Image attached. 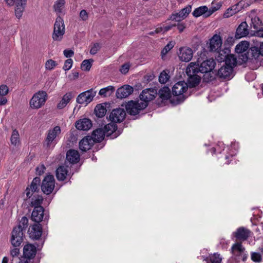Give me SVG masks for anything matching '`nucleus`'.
Instances as JSON below:
<instances>
[{
	"label": "nucleus",
	"instance_id": "1",
	"mask_svg": "<svg viewBox=\"0 0 263 263\" xmlns=\"http://www.w3.org/2000/svg\"><path fill=\"white\" fill-rule=\"evenodd\" d=\"M188 86L184 81H180L176 83L172 87V94L173 97L171 99L172 103L178 104L185 99L183 93L187 89Z\"/></svg>",
	"mask_w": 263,
	"mask_h": 263
},
{
	"label": "nucleus",
	"instance_id": "2",
	"mask_svg": "<svg viewBox=\"0 0 263 263\" xmlns=\"http://www.w3.org/2000/svg\"><path fill=\"white\" fill-rule=\"evenodd\" d=\"M186 73L188 76L187 86L190 88L195 87L197 86L201 81V76L198 74L200 73L197 70V67L195 64L191 62L189 64L186 69Z\"/></svg>",
	"mask_w": 263,
	"mask_h": 263
},
{
	"label": "nucleus",
	"instance_id": "3",
	"mask_svg": "<svg viewBox=\"0 0 263 263\" xmlns=\"http://www.w3.org/2000/svg\"><path fill=\"white\" fill-rule=\"evenodd\" d=\"M61 128L59 126H56L53 129H49L43 144L44 147L46 148L53 147L56 143V138L61 134Z\"/></svg>",
	"mask_w": 263,
	"mask_h": 263
},
{
	"label": "nucleus",
	"instance_id": "4",
	"mask_svg": "<svg viewBox=\"0 0 263 263\" xmlns=\"http://www.w3.org/2000/svg\"><path fill=\"white\" fill-rule=\"evenodd\" d=\"M47 99V93L44 91H39L32 97L30 101V106L32 108H40L44 105Z\"/></svg>",
	"mask_w": 263,
	"mask_h": 263
},
{
	"label": "nucleus",
	"instance_id": "5",
	"mask_svg": "<svg viewBox=\"0 0 263 263\" xmlns=\"http://www.w3.org/2000/svg\"><path fill=\"white\" fill-rule=\"evenodd\" d=\"M65 33V25L63 18L58 16L54 23L52 39L54 41H60Z\"/></svg>",
	"mask_w": 263,
	"mask_h": 263
},
{
	"label": "nucleus",
	"instance_id": "6",
	"mask_svg": "<svg viewBox=\"0 0 263 263\" xmlns=\"http://www.w3.org/2000/svg\"><path fill=\"white\" fill-rule=\"evenodd\" d=\"M5 2L10 7L15 5V15L17 18L20 20L25 10L27 5V0H5Z\"/></svg>",
	"mask_w": 263,
	"mask_h": 263
},
{
	"label": "nucleus",
	"instance_id": "7",
	"mask_svg": "<svg viewBox=\"0 0 263 263\" xmlns=\"http://www.w3.org/2000/svg\"><path fill=\"white\" fill-rule=\"evenodd\" d=\"M55 187V179L52 175H47L42 181L41 187L42 192L46 195L52 193Z\"/></svg>",
	"mask_w": 263,
	"mask_h": 263
},
{
	"label": "nucleus",
	"instance_id": "8",
	"mask_svg": "<svg viewBox=\"0 0 263 263\" xmlns=\"http://www.w3.org/2000/svg\"><path fill=\"white\" fill-rule=\"evenodd\" d=\"M146 107V103H141L139 101H135L132 100L128 101L125 105L127 112L130 115L133 116L138 114L140 110L144 109Z\"/></svg>",
	"mask_w": 263,
	"mask_h": 263
},
{
	"label": "nucleus",
	"instance_id": "9",
	"mask_svg": "<svg viewBox=\"0 0 263 263\" xmlns=\"http://www.w3.org/2000/svg\"><path fill=\"white\" fill-rule=\"evenodd\" d=\"M194 63L197 67L198 71L200 73H203V72L212 71L216 65L215 61L213 59L206 60L202 63H200L199 61Z\"/></svg>",
	"mask_w": 263,
	"mask_h": 263
},
{
	"label": "nucleus",
	"instance_id": "10",
	"mask_svg": "<svg viewBox=\"0 0 263 263\" xmlns=\"http://www.w3.org/2000/svg\"><path fill=\"white\" fill-rule=\"evenodd\" d=\"M36 252V247L33 245L28 243L25 245L22 256L23 261H28V262L33 263V261H31V260H34Z\"/></svg>",
	"mask_w": 263,
	"mask_h": 263
},
{
	"label": "nucleus",
	"instance_id": "11",
	"mask_svg": "<svg viewBox=\"0 0 263 263\" xmlns=\"http://www.w3.org/2000/svg\"><path fill=\"white\" fill-rule=\"evenodd\" d=\"M23 232L22 229V226L18 224L15 227L12 232L11 243L14 247H18L23 242Z\"/></svg>",
	"mask_w": 263,
	"mask_h": 263
},
{
	"label": "nucleus",
	"instance_id": "12",
	"mask_svg": "<svg viewBox=\"0 0 263 263\" xmlns=\"http://www.w3.org/2000/svg\"><path fill=\"white\" fill-rule=\"evenodd\" d=\"M157 95V91L156 89L153 88L145 89L140 95V102L146 103L147 107L148 102L154 99Z\"/></svg>",
	"mask_w": 263,
	"mask_h": 263
},
{
	"label": "nucleus",
	"instance_id": "13",
	"mask_svg": "<svg viewBox=\"0 0 263 263\" xmlns=\"http://www.w3.org/2000/svg\"><path fill=\"white\" fill-rule=\"evenodd\" d=\"M126 112L123 108H117L110 112L109 120L114 123H121L126 117Z\"/></svg>",
	"mask_w": 263,
	"mask_h": 263
},
{
	"label": "nucleus",
	"instance_id": "14",
	"mask_svg": "<svg viewBox=\"0 0 263 263\" xmlns=\"http://www.w3.org/2000/svg\"><path fill=\"white\" fill-rule=\"evenodd\" d=\"M96 95V91L90 89L82 92L77 97V102L79 104H88L91 102Z\"/></svg>",
	"mask_w": 263,
	"mask_h": 263
},
{
	"label": "nucleus",
	"instance_id": "15",
	"mask_svg": "<svg viewBox=\"0 0 263 263\" xmlns=\"http://www.w3.org/2000/svg\"><path fill=\"white\" fill-rule=\"evenodd\" d=\"M80 160V155L78 151L75 149L68 150L66 155V160L65 163L66 164L72 165L78 163Z\"/></svg>",
	"mask_w": 263,
	"mask_h": 263
},
{
	"label": "nucleus",
	"instance_id": "16",
	"mask_svg": "<svg viewBox=\"0 0 263 263\" xmlns=\"http://www.w3.org/2000/svg\"><path fill=\"white\" fill-rule=\"evenodd\" d=\"M217 76L222 80H230L233 77V69L231 66L223 65L218 69Z\"/></svg>",
	"mask_w": 263,
	"mask_h": 263
},
{
	"label": "nucleus",
	"instance_id": "17",
	"mask_svg": "<svg viewBox=\"0 0 263 263\" xmlns=\"http://www.w3.org/2000/svg\"><path fill=\"white\" fill-rule=\"evenodd\" d=\"M41 184V179L40 177H35L30 186L27 187L26 190V196L28 198H30L34 192H37L39 191V186Z\"/></svg>",
	"mask_w": 263,
	"mask_h": 263
},
{
	"label": "nucleus",
	"instance_id": "18",
	"mask_svg": "<svg viewBox=\"0 0 263 263\" xmlns=\"http://www.w3.org/2000/svg\"><path fill=\"white\" fill-rule=\"evenodd\" d=\"M222 39L220 35L215 34L210 40L209 49L211 51H217L221 49Z\"/></svg>",
	"mask_w": 263,
	"mask_h": 263
},
{
	"label": "nucleus",
	"instance_id": "19",
	"mask_svg": "<svg viewBox=\"0 0 263 263\" xmlns=\"http://www.w3.org/2000/svg\"><path fill=\"white\" fill-rule=\"evenodd\" d=\"M28 232L31 238L39 239L42 234V228L41 224L36 223L33 224L29 229Z\"/></svg>",
	"mask_w": 263,
	"mask_h": 263
},
{
	"label": "nucleus",
	"instance_id": "20",
	"mask_svg": "<svg viewBox=\"0 0 263 263\" xmlns=\"http://www.w3.org/2000/svg\"><path fill=\"white\" fill-rule=\"evenodd\" d=\"M70 167L68 164H66L65 163L64 164L59 166L56 170L57 179L59 181H64L68 174V168Z\"/></svg>",
	"mask_w": 263,
	"mask_h": 263
},
{
	"label": "nucleus",
	"instance_id": "21",
	"mask_svg": "<svg viewBox=\"0 0 263 263\" xmlns=\"http://www.w3.org/2000/svg\"><path fill=\"white\" fill-rule=\"evenodd\" d=\"M193 52L191 48L183 47L180 49L179 58L181 61L189 62L193 58Z\"/></svg>",
	"mask_w": 263,
	"mask_h": 263
},
{
	"label": "nucleus",
	"instance_id": "22",
	"mask_svg": "<svg viewBox=\"0 0 263 263\" xmlns=\"http://www.w3.org/2000/svg\"><path fill=\"white\" fill-rule=\"evenodd\" d=\"M133 92V88L128 85H125L117 89L116 96L117 98L123 99L129 96Z\"/></svg>",
	"mask_w": 263,
	"mask_h": 263
},
{
	"label": "nucleus",
	"instance_id": "23",
	"mask_svg": "<svg viewBox=\"0 0 263 263\" xmlns=\"http://www.w3.org/2000/svg\"><path fill=\"white\" fill-rule=\"evenodd\" d=\"M251 231L244 227H240L234 233V236L237 239L240 241L246 240L250 236Z\"/></svg>",
	"mask_w": 263,
	"mask_h": 263
},
{
	"label": "nucleus",
	"instance_id": "24",
	"mask_svg": "<svg viewBox=\"0 0 263 263\" xmlns=\"http://www.w3.org/2000/svg\"><path fill=\"white\" fill-rule=\"evenodd\" d=\"M94 140L90 136H86L79 142V148L83 152L90 149L94 144Z\"/></svg>",
	"mask_w": 263,
	"mask_h": 263
},
{
	"label": "nucleus",
	"instance_id": "25",
	"mask_svg": "<svg viewBox=\"0 0 263 263\" xmlns=\"http://www.w3.org/2000/svg\"><path fill=\"white\" fill-rule=\"evenodd\" d=\"M44 209L43 207H36L34 209L32 214L31 219L38 223L42 221L44 216Z\"/></svg>",
	"mask_w": 263,
	"mask_h": 263
},
{
	"label": "nucleus",
	"instance_id": "26",
	"mask_svg": "<svg viewBox=\"0 0 263 263\" xmlns=\"http://www.w3.org/2000/svg\"><path fill=\"white\" fill-rule=\"evenodd\" d=\"M248 27V24L246 22H242L236 29L235 37L236 39H240L248 35L249 34Z\"/></svg>",
	"mask_w": 263,
	"mask_h": 263
},
{
	"label": "nucleus",
	"instance_id": "27",
	"mask_svg": "<svg viewBox=\"0 0 263 263\" xmlns=\"http://www.w3.org/2000/svg\"><path fill=\"white\" fill-rule=\"evenodd\" d=\"M92 126V123L90 120L84 118L80 119L76 123V127L79 130H87Z\"/></svg>",
	"mask_w": 263,
	"mask_h": 263
},
{
	"label": "nucleus",
	"instance_id": "28",
	"mask_svg": "<svg viewBox=\"0 0 263 263\" xmlns=\"http://www.w3.org/2000/svg\"><path fill=\"white\" fill-rule=\"evenodd\" d=\"M105 135V134L103 129L98 128L92 132L90 137L94 140V142H99L103 140Z\"/></svg>",
	"mask_w": 263,
	"mask_h": 263
},
{
	"label": "nucleus",
	"instance_id": "29",
	"mask_svg": "<svg viewBox=\"0 0 263 263\" xmlns=\"http://www.w3.org/2000/svg\"><path fill=\"white\" fill-rule=\"evenodd\" d=\"M72 97V94L71 92L64 95L62 100L57 105L58 108L62 109L65 107Z\"/></svg>",
	"mask_w": 263,
	"mask_h": 263
},
{
	"label": "nucleus",
	"instance_id": "30",
	"mask_svg": "<svg viewBox=\"0 0 263 263\" xmlns=\"http://www.w3.org/2000/svg\"><path fill=\"white\" fill-rule=\"evenodd\" d=\"M158 95L162 100H167L171 98L170 89L168 87H164L160 89L158 92Z\"/></svg>",
	"mask_w": 263,
	"mask_h": 263
},
{
	"label": "nucleus",
	"instance_id": "31",
	"mask_svg": "<svg viewBox=\"0 0 263 263\" xmlns=\"http://www.w3.org/2000/svg\"><path fill=\"white\" fill-rule=\"evenodd\" d=\"M208 12V8L206 6H202L196 8L192 13L193 15L198 17L202 15L206 17V14Z\"/></svg>",
	"mask_w": 263,
	"mask_h": 263
},
{
	"label": "nucleus",
	"instance_id": "32",
	"mask_svg": "<svg viewBox=\"0 0 263 263\" xmlns=\"http://www.w3.org/2000/svg\"><path fill=\"white\" fill-rule=\"evenodd\" d=\"M203 257L204 260L206 261V263H220L221 261V258L218 253H214L213 254L210 255L209 257Z\"/></svg>",
	"mask_w": 263,
	"mask_h": 263
},
{
	"label": "nucleus",
	"instance_id": "33",
	"mask_svg": "<svg viewBox=\"0 0 263 263\" xmlns=\"http://www.w3.org/2000/svg\"><path fill=\"white\" fill-rule=\"evenodd\" d=\"M116 123L112 122L105 125L103 129L106 135L109 136L116 131L117 128Z\"/></svg>",
	"mask_w": 263,
	"mask_h": 263
},
{
	"label": "nucleus",
	"instance_id": "34",
	"mask_svg": "<svg viewBox=\"0 0 263 263\" xmlns=\"http://www.w3.org/2000/svg\"><path fill=\"white\" fill-rule=\"evenodd\" d=\"M115 90V87L109 86L105 88H102L99 92V95L104 97L110 96L114 92Z\"/></svg>",
	"mask_w": 263,
	"mask_h": 263
},
{
	"label": "nucleus",
	"instance_id": "35",
	"mask_svg": "<svg viewBox=\"0 0 263 263\" xmlns=\"http://www.w3.org/2000/svg\"><path fill=\"white\" fill-rule=\"evenodd\" d=\"M224 61V65L231 66L233 69L237 65V58L233 54H229Z\"/></svg>",
	"mask_w": 263,
	"mask_h": 263
},
{
	"label": "nucleus",
	"instance_id": "36",
	"mask_svg": "<svg viewBox=\"0 0 263 263\" xmlns=\"http://www.w3.org/2000/svg\"><path fill=\"white\" fill-rule=\"evenodd\" d=\"M10 141L11 144L15 146H18L20 143V135L16 129L12 131L10 138Z\"/></svg>",
	"mask_w": 263,
	"mask_h": 263
},
{
	"label": "nucleus",
	"instance_id": "37",
	"mask_svg": "<svg viewBox=\"0 0 263 263\" xmlns=\"http://www.w3.org/2000/svg\"><path fill=\"white\" fill-rule=\"evenodd\" d=\"M65 4V0H57L55 2L53 8L57 13H61L64 7Z\"/></svg>",
	"mask_w": 263,
	"mask_h": 263
},
{
	"label": "nucleus",
	"instance_id": "38",
	"mask_svg": "<svg viewBox=\"0 0 263 263\" xmlns=\"http://www.w3.org/2000/svg\"><path fill=\"white\" fill-rule=\"evenodd\" d=\"M106 108L102 104H98L95 108L96 115L99 118L104 117L106 114Z\"/></svg>",
	"mask_w": 263,
	"mask_h": 263
},
{
	"label": "nucleus",
	"instance_id": "39",
	"mask_svg": "<svg viewBox=\"0 0 263 263\" xmlns=\"http://www.w3.org/2000/svg\"><path fill=\"white\" fill-rule=\"evenodd\" d=\"M43 201L42 196L37 195V196H34L32 198V200L30 203V206L34 207V209H36V207H43L41 206Z\"/></svg>",
	"mask_w": 263,
	"mask_h": 263
},
{
	"label": "nucleus",
	"instance_id": "40",
	"mask_svg": "<svg viewBox=\"0 0 263 263\" xmlns=\"http://www.w3.org/2000/svg\"><path fill=\"white\" fill-rule=\"evenodd\" d=\"M249 48V43L247 42H241L235 47V51L238 53H242Z\"/></svg>",
	"mask_w": 263,
	"mask_h": 263
},
{
	"label": "nucleus",
	"instance_id": "41",
	"mask_svg": "<svg viewBox=\"0 0 263 263\" xmlns=\"http://www.w3.org/2000/svg\"><path fill=\"white\" fill-rule=\"evenodd\" d=\"M218 54L217 56V61L219 62L224 61L227 56L229 55L230 50L229 48H225L223 50L220 49L216 51Z\"/></svg>",
	"mask_w": 263,
	"mask_h": 263
},
{
	"label": "nucleus",
	"instance_id": "42",
	"mask_svg": "<svg viewBox=\"0 0 263 263\" xmlns=\"http://www.w3.org/2000/svg\"><path fill=\"white\" fill-rule=\"evenodd\" d=\"M192 7L191 5H188L185 8L182 9L179 12H177L178 16H181L182 19L185 18L191 11Z\"/></svg>",
	"mask_w": 263,
	"mask_h": 263
},
{
	"label": "nucleus",
	"instance_id": "43",
	"mask_svg": "<svg viewBox=\"0 0 263 263\" xmlns=\"http://www.w3.org/2000/svg\"><path fill=\"white\" fill-rule=\"evenodd\" d=\"M245 248L242 247L241 242H236L234 243L231 248V253L235 254V252L237 251L239 253L243 252Z\"/></svg>",
	"mask_w": 263,
	"mask_h": 263
},
{
	"label": "nucleus",
	"instance_id": "44",
	"mask_svg": "<svg viewBox=\"0 0 263 263\" xmlns=\"http://www.w3.org/2000/svg\"><path fill=\"white\" fill-rule=\"evenodd\" d=\"M92 59L85 60L81 64V68L84 71H89L91 67Z\"/></svg>",
	"mask_w": 263,
	"mask_h": 263
},
{
	"label": "nucleus",
	"instance_id": "45",
	"mask_svg": "<svg viewBox=\"0 0 263 263\" xmlns=\"http://www.w3.org/2000/svg\"><path fill=\"white\" fill-rule=\"evenodd\" d=\"M203 73H204L203 79L205 82H209L212 81L215 78V74L212 71L210 72H203Z\"/></svg>",
	"mask_w": 263,
	"mask_h": 263
},
{
	"label": "nucleus",
	"instance_id": "46",
	"mask_svg": "<svg viewBox=\"0 0 263 263\" xmlns=\"http://www.w3.org/2000/svg\"><path fill=\"white\" fill-rule=\"evenodd\" d=\"M174 46V43L172 41L170 42L167 44L164 47L161 51V55L163 58L164 55H165L168 52L173 48Z\"/></svg>",
	"mask_w": 263,
	"mask_h": 263
},
{
	"label": "nucleus",
	"instance_id": "47",
	"mask_svg": "<svg viewBox=\"0 0 263 263\" xmlns=\"http://www.w3.org/2000/svg\"><path fill=\"white\" fill-rule=\"evenodd\" d=\"M250 53H251L252 57L255 59H257L261 53L259 49V48L256 46L252 47L250 49Z\"/></svg>",
	"mask_w": 263,
	"mask_h": 263
},
{
	"label": "nucleus",
	"instance_id": "48",
	"mask_svg": "<svg viewBox=\"0 0 263 263\" xmlns=\"http://www.w3.org/2000/svg\"><path fill=\"white\" fill-rule=\"evenodd\" d=\"M170 78V76L164 71L161 72L159 77V81L161 84L166 83Z\"/></svg>",
	"mask_w": 263,
	"mask_h": 263
},
{
	"label": "nucleus",
	"instance_id": "49",
	"mask_svg": "<svg viewBox=\"0 0 263 263\" xmlns=\"http://www.w3.org/2000/svg\"><path fill=\"white\" fill-rule=\"evenodd\" d=\"M57 65V63L55 61L52 59L48 60L46 61L45 63V68L47 70H52Z\"/></svg>",
	"mask_w": 263,
	"mask_h": 263
},
{
	"label": "nucleus",
	"instance_id": "50",
	"mask_svg": "<svg viewBox=\"0 0 263 263\" xmlns=\"http://www.w3.org/2000/svg\"><path fill=\"white\" fill-rule=\"evenodd\" d=\"M101 45L98 43H94L90 50V53L92 55L96 54L100 50Z\"/></svg>",
	"mask_w": 263,
	"mask_h": 263
},
{
	"label": "nucleus",
	"instance_id": "51",
	"mask_svg": "<svg viewBox=\"0 0 263 263\" xmlns=\"http://www.w3.org/2000/svg\"><path fill=\"white\" fill-rule=\"evenodd\" d=\"M212 7L209 9H208V12L207 14H206V17H208L210 16L211 15H212L214 12L218 10L221 6V5L220 4H216V6H213V3L212 4Z\"/></svg>",
	"mask_w": 263,
	"mask_h": 263
},
{
	"label": "nucleus",
	"instance_id": "52",
	"mask_svg": "<svg viewBox=\"0 0 263 263\" xmlns=\"http://www.w3.org/2000/svg\"><path fill=\"white\" fill-rule=\"evenodd\" d=\"M251 259L256 262H259L262 260V257L259 253L252 252L251 253Z\"/></svg>",
	"mask_w": 263,
	"mask_h": 263
},
{
	"label": "nucleus",
	"instance_id": "53",
	"mask_svg": "<svg viewBox=\"0 0 263 263\" xmlns=\"http://www.w3.org/2000/svg\"><path fill=\"white\" fill-rule=\"evenodd\" d=\"M72 60L71 59H68L65 61L64 66L63 67L65 71L69 70L72 65Z\"/></svg>",
	"mask_w": 263,
	"mask_h": 263
},
{
	"label": "nucleus",
	"instance_id": "54",
	"mask_svg": "<svg viewBox=\"0 0 263 263\" xmlns=\"http://www.w3.org/2000/svg\"><path fill=\"white\" fill-rule=\"evenodd\" d=\"M177 14H178V13H172L168 18V20L175 21L178 23L180 22L183 19H182V17L178 16Z\"/></svg>",
	"mask_w": 263,
	"mask_h": 263
},
{
	"label": "nucleus",
	"instance_id": "55",
	"mask_svg": "<svg viewBox=\"0 0 263 263\" xmlns=\"http://www.w3.org/2000/svg\"><path fill=\"white\" fill-rule=\"evenodd\" d=\"M9 91L7 85H2L0 86V96H4L8 94Z\"/></svg>",
	"mask_w": 263,
	"mask_h": 263
},
{
	"label": "nucleus",
	"instance_id": "56",
	"mask_svg": "<svg viewBox=\"0 0 263 263\" xmlns=\"http://www.w3.org/2000/svg\"><path fill=\"white\" fill-rule=\"evenodd\" d=\"M28 222V220L27 217L24 216L22 218L19 224H21L22 226V231H23L27 228Z\"/></svg>",
	"mask_w": 263,
	"mask_h": 263
},
{
	"label": "nucleus",
	"instance_id": "57",
	"mask_svg": "<svg viewBox=\"0 0 263 263\" xmlns=\"http://www.w3.org/2000/svg\"><path fill=\"white\" fill-rule=\"evenodd\" d=\"M46 170V167L44 165L42 164L40 166H38L36 168V174L39 175H42Z\"/></svg>",
	"mask_w": 263,
	"mask_h": 263
},
{
	"label": "nucleus",
	"instance_id": "58",
	"mask_svg": "<svg viewBox=\"0 0 263 263\" xmlns=\"http://www.w3.org/2000/svg\"><path fill=\"white\" fill-rule=\"evenodd\" d=\"M177 29L180 33L182 32L186 28V24L183 22H179L177 24Z\"/></svg>",
	"mask_w": 263,
	"mask_h": 263
},
{
	"label": "nucleus",
	"instance_id": "59",
	"mask_svg": "<svg viewBox=\"0 0 263 263\" xmlns=\"http://www.w3.org/2000/svg\"><path fill=\"white\" fill-rule=\"evenodd\" d=\"M129 69V65L128 64H124L122 66L120 69V71L122 73L126 74L127 72H128Z\"/></svg>",
	"mask_w": 263,
	"mask_h": 263
},
{
	"label": "nucleus",
	"instance_id": "60",
	"mask_svg": "<svg viewBox=\"0 0 263 263\" xmlns=\"http://www.w3.org/2000/svg\"><path fill=\"white\" fill-rule=\"evenodd\" d=\"M63 54L66 58H70L74 55V52L72 50L65 49L63 51Z\"/></svg>",
	"mask_w": 263,
	"mask_h": 263
},
{
	"label": "nucleus",
	"instance_id": "61",
	"mask_svg": "<svg viewBox=\"0 0 263 263\" xmlns=\"http://www.w3.org/2000/svg\"><path fill=\"white\" fill-rule=\"evenodd\" d=\"M80 17L83 21H86L88 18V14L86 10H82L80 13Z\"/></svg>",
	"mask_w": 263,
	"mask_h": 263
},
{
	"label": "nucleus",
	"instance_id": "62",
	"mask_svg": "<svg viewBox=\"0 0 263 263\" xmlns=\"http://www.w3.org/2000/svg\"><path fill=\"white\" fill-rule=\"evenodd\" d=\"M235 13V11H234L232 8H229L227 11L224 13L223 16L224 17H229Z\"/></svg>",
	"mask_w": 263,
	"mask_h": 263
},
{
	"label": "nucleus",
	"instance_id": "63",
	"mask_svg": "<svg viewBox=\"0 0 263 263\" xmlns=\"http://www.w3.org/2000/svg\"><path fill=\"white\" fill-rule=\"evenodd\" d=\"M235 39L233 36H228L226 39L224 44L228 45H232L234 43Z\"/></svg>",
	"mask_w": 263,
	"mask_h": 263
},
{
	"label": "nucleus",
	"instance_id": "64",
	"mask_svg": "<svg viewBox=\"0 0 263 263\" xmlns=\"http://www.w3.org/2000/svg\"><path fill=\"white\" fill-rule=\"evenodd\" d=\"M11 255L12 256V257H15L17 256L19 253H20V250L19 249L15 248L11 250Z\"/></svg>",
	"mask_w": 263,
	"mask_h": 263
}]
</instances>
